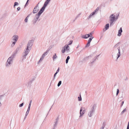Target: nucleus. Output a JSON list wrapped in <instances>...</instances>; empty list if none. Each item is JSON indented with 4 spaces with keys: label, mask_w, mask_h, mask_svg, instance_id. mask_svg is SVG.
<instances>
[{
    "label": "nucleus",
    "mask_w": 129,
    "mask_h": 129,
    "mask_svg": "<svg viewBox=\"0 0 129 129\" xmlns=\"http://www.w3.org/2000/svg\"><path fill=\"white\" fill-rule=\"evenodd\" d=\"M33 40H30L29 41L26 48L24 50V53L23 54L24 56H26L29 52L33 45Z\"/></svg>",
    "instance_id": "f257e3e1"
},
{
    "label": "nucleus",
    "mask_w": 129,
    "mask_h": 129,
    "mask_svg": "<svg viewBox=\"0 0 129 129\" xmlns=\"http://www.w3.org/2000/svg\"><path fill=\"white\" fill-rule=\"evenodd\" d=\"M119 42L117 44L115 45L113 48V50L114 51H116L117 50H118V53L117 54V59L120 57L121 55L120 53V47L118 46L119 45Z\"/></svg>",
    "instance_id": "f03ea898"
},
{
    "label": "nucleus",
    "mask_w": 129,
    "mask_h": 129,
    "mask_svg": "<svg viewBox=\"0 0 129 129\" xmlns=\"http://www.w3.org/2000/svg\"><path fill=\"white\" fill-rule=\"evenodd\" d=\"M43 13L41 10H40L38 13L36 14L35 16V18L32 21L33 24H35L37 22V21L38 20V21L40 20V19H39V18L41 14Z\"/></svg>",
    "instance_id": "7ed1b4c3"
},
{
    "label": "nucleus",
    "mask_w": 129,
    "mask_h": 129,
    "mask_svg": "<svg viewBox=\"0 0 129 129\" xmlns=\"http://www.w3.org/2000/svg\"><path fill=\"white\" fill-rule=\"evenodd\" d=\"M43 13L41 10H40L38 13L36 14L35 16V18L32 21L33 24H35L37 22V21L38 20V21L40 20V19H39V18L41 14Z\"/></svg>",
    "instance_id": "20e7f679"
},
{
    "label": "nucleus",
    "mask_w": 129,
    "mask_h": 129,
    "mask_svg": "<svg viewBox=\"0 0 129 129\" xmlns=\"http://www.w3.org/2000/svg\"><path fill=\"white\" fill-rule=\"evenodd\" d=\"M43 13L41 10H40L38 13L36 14L35 16V18L32 21L33 24H35L37 22V21L38 20V21L40 20V19H39V18L41 14Z\"/></svg>",
    "instance_id": "39448f33"
},
{
    "label": "nucleus",
    "mask_w": 129,
    "mask_h": 129,
    "mask_svg": "<svg viewBox=\"0 0 129 129\" xmlns=\"http://www.w3.org/2000/svg\"><path fill=\"white\" fill-rule=\"evenodd\" d=\"M96 107V104H94L93 105L90 111L88 112V115L89 117L92 116L94 113Z\"/></svg>",
    "instance_id": "423d86ee"
},
{
    "label": "nucleus",
    "mask_w": 129,
    "mask_h": 129,
    "mask_svg": "<svg viewBox=\"0 0 129 129\" xmlns=\"http://www.w3.org/2000/svg\"><path fill=\"white\" fill-rule=\"evenodd\" d=\"M18 39V37L17 35H15L12 37V43L11 45V47H13L15 45Z\"/></svg>",
    "instance_id": "0eeeda50"
},
{
    "label": "nucleus",
    "mask_w": 129,
    "mask_h": 129,
    "mask_svg": "<svg viewBox=\"0 0 129 129\" xmlns=\"http://www.w3.org/2000/svg\"><path fill=\"white\" fill-rule=\"evenodd\" d=\"M13 60L8 58L6 63L5 66L6 67L8 68L10 67L12 64Z\"/></svg>",
    "instance_id": "6e6552de"
},
{
    "label": "nucleus",
    "mask_w": 129,
    "mask_h": 129,
    "mask_svg": "<svg viewBox=\"0 0 129 129\" xmlns=\"http://www.w3.org/2000/svg\"><path fill=\"white\" fill-rule=\"evenodd\" d=\"M110 26H112L113 24V23L115 20V17L114 15L113 14L111 15L110 16Z\"/></svg>",
    "instance_id": "1a4fd4ad"
},
{
    "label": "nucleus",
    "mask_w": 129,
    "mask_h": 129,
    "mask_svg": "<svg viewBox=\"0 0 129 129\" xmlns=\"http://www.w3.org/2000/svg\"><path fill=\"white\" fill-rule=\"evenodd\" d=\"M34 80V79H33L30 80L28 82H27L24 83V85L26 86L27 87H28L29 86H30L31 84V83L32 81Z\"/></svg>",
    "instance_id": "9d476101"
},
{
    "label": "nucleus",
    "mask_w": 129,
    "mask_h": 129,
    "mask_svg": "<svg viewBox=\"0 0 129 129\" xmlns=\"http://www.w3.org/2000/svg\"><path fill=\"white\" fill-rule=\"evenodd\" d=\"M85 112V108L84 107H81L80 110V116H81Z\"/></svg>",
    "instance_id": "9b49d317"
},
{
    "label": "nucleus",
    "mask_w": 129,
    "mask_h": 129,
    "mask_svg": "<svg viewBox=\"0 0 129 129\" xmlns=\"http://www.w3.org/2000/svg\"><path fill=\"white\" fill-rule=\"evenodd\" d=\"M39 10V7L38 6V5H37L34 8L33 11V13L34 14L35 13H37Z\"/></svg>",
    "instance_id": "f8f14e48"
},
{
    "label": "nucleus",
    "mask_w": 129,
    "mask_h": 129,
    "mask_svg": "<svg viewBox=\"0 0 129 129\" xmlns=\"http://www.w3.org/2000/svg\"><path fill=\"white\" fill-rule=\"evenodd\" d=\"M17 54L16 53V52H14L12 55H11V56L9 57V58L11 59L12 60H13L14 58L15 57V56H16V55Z\"/></svg>",
    "instance_id": "ddd939ff"
},
{
    "label": "nucleus",
    "mask_w": 129,
    "mask_h": 129,
    "mask_svg": "<svg viewBox=\"0 0 129 129\" xmlns=\"http://www.w3.org/2000/svg\"><path fill=\"white\" fill-rule=\"evenodd\" d=\"M64 48L66 49V51L67 52H69L70 51V47L68 45H65L64 46Z\"/></svg>",
    "instance_id": "4468645a"
},
{
    "label": "nucleus",
    "mask_w": 129,
    "mask_h": 129,
    "mask_svg": "<svg viewBox=\"0 0 129 129\" xmlns=\"http://www.w3.org/2000/svg\"><path fill=\"white\" fill-rule=\"evenodd\" d=\"M59 118L58 117L56 119L55 121L54 122L55 124H54V127H55L57 125V123L58 121V120Z\"/></svg>",
    "instance_id": "2eb2a0df"
},
{
    "label": "nucleus",
    "mask_w": 129,
    "mask_h": 129,
    "mask_svg": "<svg viewBox=\"0 0 129 129\" xmlns=\"http://www.w3.org/2000/svg\"><path fill=\"white\" fill-rule=\"evenodd\" d=\"M122 32V28L120 27V29L119 30L117 35L120 36L121 35V33Z\"/></svg>",
    "instance_id": "dca6fc26"
},
{
    "label": "nucleus",
    "mask_w": 129,
    "mask_h": 129,
    "mask_svg": "<svg viewBox=\"0 0 129 129\" xmlns=\"http://www.w3.org/2000/svg\"><path fill=\"white\" fill-rule=\"evenodd\" d=\"M47 6V5L44 3V4L43 6V7L41 8L40 9V10L42 12H43L44 10L45 9V8Z\"/></svg>",
    "instance_id": "f3484780"
},
{
    "label": "nucleus",
    "mask_w": 129,
    "mask_h": 129,
    "mask_svg": "<svg viewBox=\"0 0 129 129\" xmlns=\"http://www.w3.org/2000/svg\"><path fill=\"white\" fill-rule=\"evenodd\" d=\"M109 27V23L106 24L105 26V29H103L104 31H105L106 30L108 29Z\"/></svg>",
    "instance_id": "a211bd4d"
},
{
    "label": "nucleus",
    "mask_w": 129,
    "mask_h": 129,
    "mask_svg": "<svg viewBox=\"0 0 129 129\" xmlns=\"http://www.w3.org/2000/svg\"><path fill=\"white\" fill-rule=\"evenodd\" d=\"M99 56V55L96 56L93 59L92 61L91 62V64L93 63L96 60V59H98L97 58Z\"/></svg>",
    "instance_id": "6ab92c4d"
},
{
    "label": "nucleus",
    "mask_w": 129,
    "mask_h": 129,
    "mask_svg": "<svg viewBox=\"0 0 129 129\" xmlns=\"http://www.w3.org/2000/svg\"><path fill=\"white\" fill-rule=\"evenodd\" d=\"M95 13L93 12L92 13H91L90 15H89V16L88 17V18L87 19H89L92 16L94 15Z\"/></svg>",
    "instance_id": "aec40b11"
},
{
    "label": "nucleus",
    "mask_w": 129,
    "mask_h": 129,
    "mask_svg": "<svg viewBox=\"0 0 129 129\" xmlns=\"http://www.w3.org/2000/svg\"><path fill=\"white\" fill-rule=\"evenodd\" d=\"M20 46L19 47H17L15 51L14 52H16V53H17V52L20 50Z\"/></svg>",
    "instance_id": "412c9836"
},
{
    "label": "nucleus",
    "mask_w": 129,
    "mask_h": 129,
    "mask_svg": "<svg viewBox=\"0 0 129 129\" xmlns=\"http://www.w3.org/2000/svg\"><path fill=\"white\" fill-rule=\"evenodd\" d=\"M99 7H97L96 9L94 10L93 12H94L95 14H96L97 12L98 11L99 9Z\"/></svg>",
    "instance_id": "4be33fe9"
},
{
    "label": "nucleus",
    "mask_w": 129,
    "mask_h": 129,
    "mask_svg": "<svg viewBox=\"0 0 129 129\" xmlns=\"http://www.w3.org/2000/svg\"><path fill=\"white\" fill-rule=\"evenodd\" d=\"M70 59V57L69 56H68L67 57V58L66 59V63L67 64L68 62V61H69V59Z\"/></svg>",
    "instance_id": "5701e85b"
},
{
    "label": "nucleus",
    "mask_w": 129,
    "mask_h": 129,
    "mask_svg": "<svg viewBox=\"0 0 129 129\" xmlns=\"http://www.w3.org/2000/svg\"><path fill=\"white\" fill-rule=\"evenodd\" d=\"M57 57L56 55V53H55L54 54V55H53V56L52 57V58L53 59V60H54L55 59H56L57 58Z\"/></svg>",
    "instance_id": "b1692460"
},
{
    "label": "nucleus",
    "mask_w": 129,
    "mask_h": 129,
    "mask_svg": "<svg viewBox=\"0 0 129 129\" xmlns=\"http://www.w3.org/2000/svg\"><path fill=\"white\" fill-rule=\"evenodd\" d=\"M90 42L88 41L87 43L85 45V47H89L90 45Z\"/></svg>",
    "instance_id": "393cba45"
},
{
    "label": "nucleus",
    "mask_w": 129,
    "mask_h": 129,
    "mask_svg": "<svg viewBox=\"0 0 129 129\" xmlns=\"http://www.w3.org/2000/svg\"><path fill=\"white\" fill-rule=\"evenodd\" d=\"M47 52H45L44 54H42V57L44 58L45 55H47Z\"/></svg>",
    "instance_id": "a878e982"
},
{
    "label": "nucleus",
    "mask_w": 129,
    "mask_h": 129,
    "mask_svg": "<svg viewBox=\"0 0 129 129\" xmlns=\"http://www.w3.org/2000/svg\"><path fill=\"white\" fill-rule=\"evenodd\" d=\"M66 51V49L65 48H64V47H63L62 48V50H61V52L62 53H64Z\"/></svg>",
    "instance_id": "bb28decb"
},
{
    "label": "nucleus",
    "mask_w": 129,
    "mask_h": 129,
    "mask_svg": "<svg viewBox=\"0 0 129 129\" xmlns=\"http://www.w3.org/2000/svg\"><path fill=\"white\" fill-rule=\"evenodd\" d=\"M18 4H19L17 2H15L14 3V4L13 6L14 7H15L16 6H17L18 5Z\"/></svg>",
    "instance_id": "cd10ccee"
},
{
    "label": "nucleus",
    "mask_w": 129,
    "mask_h": 129,
    "mask_svg": "<svg viewBox=\"0 0 129 129\" xmlns=\"http://www.w3.org/2000/svg\"><path fill=\"white\" fill-rule=\"evenodd\" d=\"M126 108H125L123 110V111L121 112V115L123 114L124 112L126 111Z\"/></svg>",
    "instance_id": "c85d7f7f"
},
{
    "label": "nucleus",
    "mask_w": 129,
    "mask_h": 129,
    "mask_svg": "<svg viewBox=\"0 0 129 129\" xmlns=\"http://www.w3.org/2000/svg\"><path fill=\"white\" fill-rule=\"evenodd\" d=\"M80 96H78V100L79 101H81L82 100V98L81 96V95L80 94Z\"/></svg>",
    "instance_id": "c756f323"
},
{
    "label": "nucleus",
    "mask_w": 129,
    "mask_h": 129,
    "mask_svg": "<svg viewBox=\"0 0 129 129\" xmlns=\"http://www.w3.org/2000/svg\"><path fill=\"white\" fill-rule=\"evenodd\" d=\"M61 84V81H60L58 82V84H57V86H58L59 87V86Z\"/></svg>",
    "instance_id": "7c9ffc66"
},
{
    "label": "nucleus",
    "mask_w": 129,
    "mask_h": 129,
    "mask_svg": "<svg viewBox=\"0 0 129 129\" xmlns=\"http://www.w3.org/2000/svg\"><path fill=\"white\" fill-rule=\"evenodd\" d=\"M24 53V51L23 52V53L22 54V56L23 57V58H22V60H25V59H26V57H25L26 56H23V54Z\"/></svg>",
    "instance_id": "2f4dec72"
},
{
    "label": "nucleus",
    "mask_w": 129,
    "mask_h": 129,
    "mask_svg": "<svg viewBox=\"0 0 129 129\" xmlns=\"http://www.w3.org/2000/svg\"><path fill=\"white\" fill-rule=\"evenodd\" d=\"M119 89H117V92L116 93V95L117 96L119 93Z\"/></svg>",
    "instance_id": "473e14b6"
},
{
    "label": "nucleus",
    "mask_w": 129,
    "mask_h": 129,
    "mask_svg": "<svg viewBox=\"0 0 129 129\" xmlns=\"http://www.w3.org/2000/svg\"><path fill=\"white\" fill-rule=\"evenodd\" d=\"M43 59H44V58H43L42 57H41L40 58V60L39 61L38 63H39L40 62H41L42 61V60Z\"/></svg>",
    "instance_id": "72a5a7b5"
},
{
    "label": "nucleus",
    "mask_w": 129,
    "mask_h": 129,
    "mask_svg": "<svg viewBox=\"0 0 129 129\" xmlns=\"http://www.w3.org/2000/svg\"><path fill=\"white\" fill-rule=\"evenodd\" d=\"M119 13H118V14L117 15H116V17H115L116 20L117 19H118V18L119 16Z\"/></svg>",
    "instance_id": "f704fd0d"
},
{
    "label": "nucleus",
    "mask_w": 129,
    "mask_h": 129,
    "mask_svg": "<svg viewBox=\"0 0 129 129\" xmlns=\"http://www.w3.org/2000/svg\"><path fill=\"white\" fill-rule=\"evenodd\" d=\"M85 36V37H87V38L90 37V35L88 34H86Z\"/></svg>",
    "instance_id": "c9c22d12"
},
{
    "label": "nucleus",
    "mask_w": 129,
    "mask_h": 129,
    "mask_svg": "<svg viewBox=\"0 0 129 129\" xmlns=\"http://www.w3.org/2000/svg\"><path fill=\"white\" fill-rule=\"evenodd\" d=\"M24 105V103H22L21 104H20L19 105V107H22V106H23V105Z\"/></svg>",
    "instance_id": "e433bc0d"
},
{
    "label": "nucleus",
    "mask_w": 129,
    "mask_h": 129,
    "mask_svg": "<svg viewBox=\"0 0 129 129\" xmlns=\"http://www.w3.org/2000/svg\"><path fill=\"white\" fill-rule=\"evenodd\" d=\"M31 102H32V100H31L30 101V102H29V103L28 106H29V107H30Z\"/></svg>",
    "instance_id": "4c0bfd02"
},
{
    "label": "nucleus",
    "mask_w": 129,
    "mask_h": 129,
    "mask_svg": "<svg viewBox=\"0 0 129 129\" xmlns=\"http://www.w3.org/2000/svg\"><path fill=\"white\" fill-rule=\"evenodd\" d=\"M72 42H73V41L72 40L70 41L69 42V43L68 45H71L72 44Z\"/></svg>",
    "instance_id": "58836bf2"
},
{
    "label": "nucleus",
    "mask_w": 129,
    "mask_h": 129,
    "mask_svg": "<svg viewBox=\"0 0 129 129\" xmlns=\"http://www.w3.org/2000/svg\"><path fill=\"white\" fill-rule=\"evenodd\" d=\"M105 123H104V122L102 124V127H102V128L103 127V128H104V127H105Z\"/></svg>",
    "instance_id": "ea45409f"
},
{
    "label": "nucleus",
    "mask_w": 129,
    "mask_h": 129,
    "mask_svg": "<svg viewBox=\"0 0 129 129\" xmlns=\"http://www.w3.org/2000/svg\"><path fill=\"white\" fill-rule=\"evenodd\" d=\"M24 21L25 22H27L28 21V18L26 17L24 20Z\"/></svg>",
    "instance_id": "a19ab883"
},
{
    "label": "nucleus",
    "mask_w": 129,
    "mask_h": 129,
    "mask_svg": "<svg viewBox=\"0 0 129 129\" xmlns=\"http://www.w3.org/2000/svg\"><path fill=\"white\" fill-rule=\"evenodd\" d=\"M93 33V32H92L90 33L89 34H88V35H90V37L91 36H92V35Z\"/></svg>",
    "instance_id": "79ce46f5"
},
{
    "label": "nucleus",
    "mask_w": 129,
    "mask_h": 129,
    "mask_svg": "<svg viewBox=\"0 0 129 129\" xmlns=\"http://www.w3.org/2000/svg\"><path fill=\"white\" fill-rule=\"evenodd\" d=\"M57 73H57H57L56 72L54 74V76L53 79H54L55 77L56 76V75L57 74Z\"/></svg>",
    "instance_id": "37998d69"
},
{
    "label": "nucleus",
    "mask_w": 129,
    "mask_h": 129,
    "mask_svg": "<svg viewBox=\"0 0 129 129\" xmlns=\"http://www.w3.org/2000/svg\"><path fill=\"white\" fill-rule=\"evenodd\" d=\"M30 107H29V106H28V107L27 108V111H28V112H29L30 109Z\"/></svg>",
    "instance_id": "c03bdc74"
},
{
    "label": "nucleus",
    "mask_w": 129,
    "mask_h": 129,
    "mask_svg": "<svg viewBox=\"0 0 129 129\" xmlns=\"http://www.w3.org/2000/svg\"><path fill=\"white\" fill-rule=\"evenodd\" d=\"M92 38H89V39L88 41L89 42H90L92 40Z\"/></svg>",
    "instance_id": "a18cd8bd"
},
{
    "label": "nucleus",
    "mask_w": 129,
    "mask_h": 129,
    "mask_svg": "<svg viewBox=\"0 0 129 129\" xmlns=\"http://www.w3.org/2000/svg\"><path fill=\"white\" fill-rule=\"evenodd\" d=\"M59 70H60V68H59V67H58L56 72L58 73L59 72Z\"/></svg>",
    "instance_id": "49530a36"
},
{
    "label": "nucleus",
    "mask_w": 129,
    "mask_h": 129,
    "mask_svg": "<svg viewBox=\"0 0 129 129\" xmlns=\"http://www.w3.org/2000/svg\"><path fill=\"white\" fill-rule=\"evenodd\" d=\"M126 129H129V122L128 123Z\"/></svg>",
    "instance_id": "de8ad7c7"
},
{
    "label": "nucleus",
    "mask_w": 129,
    "mask_h": 129,
    "mask_svg": "<svg viewBox=\"0 0 129 129\" xmlns=\"http://www.w3.org/2000/svg\"><path fill=\"white\" fill-rule=\"evenodd\" d=\"M124 101H122V102L121 104V105L120 106L121 107H122V106H123V105L124 104Z\"/></svg>",
    "instance_id": "09e8293b"
},
{
    "label": "nucleus",
    "mask_w": 129,
    "mask_h": 129,
    "mask_svg": "<svg viewBox=\"0 0 129 129\" xmlns=\"http://www.w3.org/2000/svg\"><path fill=\"white\" fill-rule=\"evenodd\" d=\"M29 112H28V111H27L26 112V114H25V115L26 116H27V115L28 114V113H29Z\"/></svg>",
    "instance_id": "8fccbe9b"
},
{
    "label": "nucleus",
    "mask_w": 129,
    "mask_h": 129,
    "mask_svg": "<svg viewBox=\"0 0 129 129\" xmlns=\"http://www.w3.org/2000/svg\"><path fill=\"white\" fill-rule=\"evenodd\" d=\"M82 38L84 39H87V37H85V35H83L82 36Z\"/></svg>",
    "instance_id": "3c124183"
},
{
    "label": "nucleus",
    "mask_w": 129,
    "mask_h": 129,
    "mask_svg": "<svg viewBox=\"0 0 129 129\" xmlns=\"http://www.w3.org/2000/svg\"><path fill=\"white\" fill-rule=\"evenodd\" d=\"M29 0H27V2L25 5L24 7H25L26 6V5H27V3H28Z\"/></svg>",
    "instance_id": "603ef678"
},
{
    "label": "nucleus",
    "mask_w": 129,
    "mask_h": 129,
    "mask_svg": "<svg viewBox=\"0 0 129 129\" xmlns=\"http://www.w3.org/2000/svg\"><path fill=\"white\" fill-rule=\"evenodd\" d=\"M20 8L19 7H18L17 8V11H19V10H20Z\"/></svg>",
    "instance_id": "864d4df0"
},
{
    "label": "nucleus",
    "mask_w": 129,
    "mask_h": 129,
    "mask_svg": "<svg viewBox=\"0 0 129 129\" xmlns=\"http://www.w3.org/2000/svg\"><path fill=\"white\" fill-rule=\"evenodd\" d=\"M80 15V14H79L78 15H77V16H76V18H75V19H76L77 18H78V17Z\"/></svg>",
    "instance_id": "5fc2aeb1"
},
{
    "label": "nucleus",
    "mask_w": 129,
    "mask_h": 129,
    "mask_svg": "<svg viewBox=\"0 0 129 129\" xmlns=\"http://www.w3.org/2000/svg\"><path fill=\"white\" fill-rule=\"evenodd\" d=\"M92 56L91 55H90V56H88L87 57H86V58H90Z\"/></svg>",
    "instance_id": "6e6d98bb"
},
{
    "label": "nucleus",
    "mask_w": 129,
    "mask_h": 129,
    "mask_svg": "<svg viewBox=\"0 0 129 129\" xmlns=\"http://www.w3.org/2000/svg\"><path fill=\"white\" fill-rule=\"evenodd\" d=\"M50 2L48 1H47L46 0V1H45V2L46 3H47V4H48Z\"/></svg>",
    "instance_id": "4d7b16f0"
},
{
    "label": "nucleus",
    "mask_w": 129,
    "mask_h": 129,
    "mask_svg": "<svg viewBox=\"0 0 129 129\" xmlns=\"http://www.w3.org/2000/svg\"><path fill=\"white\" fill-rule=\"evenodd\" d=\"M31 13L30 14H29L26 17H27V18L31 14Z\"/></svg>",
    "instance_id": "13d9d810"
},
{
    "label": "nucleus",
    "mask_w": 129,
    "mask_h": 129,
    "mask_svg": "<svg viewBox=\"0 0 129 129\" xmlns=\"http://www.w3.org/2000/svg\"><path fill=\"white\" fill-rule=\"evenodd\" d=\"M89 37H90V38H92V39L94 38V37L92 36H91Z\"/></svg>",
    "instance_id": "bf43d9fd"
},
{
    "label": "nucleus",
    "mask_w": 129,
    "mask_h": 129,
    "mask_svg": "<svg viewBox=\"0 0 129 129\" xmlns=\"http://www.w3.org/2000/svg\"><path fill=\"white\" fill-rule=\"evenodd\" d=\"M26 116L25 115V116L24 117V120L26 118V116Z\"/></svg>",
    "instance_id": "052dcab7"
},
{
    "label": "nucleus",
    "mask_w": 129,
    "mask_h": 129,
    "mask_svg": "<svg viewBox=\"0 0 129 129\" xmlns=\"http://www.w3.org/2000/svg\"><path fill=\"white\" fill-rule=\"evenodd\" d=\"M44 3L45 4H46V5H48V4H47V3H46L45 2V3Z\"/></svg>",
    "instance_id": "680f3d73"
},
{
    "label": "nucleus",
    "mask_w": 129,
    "mask_h": 129,
    "mask_svg": "<svg viewBox=\"0 0 129 129\" xmlns=\"http://www.w3.org/2000/svg\"><path fill=\"white\" fill-rule=\"evenodd\" d=\"M79 47V45H78L77 47V48H78Z\"/></svg>",
    "instance_id": "e2e57ef3"
},
{
    "label": "nucleus",
    "mask_w": 129,
    "mask_h": 129,
    "mask_svg": "<svg viewBox=\"0 0 129 129\" xmlns=\"http://www.w3.org/2000/svg\"><path fill=\"white\" fill-rule=\"evenodd\" d=\"M102 129H104V128H103V127H101Z\"/></svg>",
    "instance_id": "0e129e2a"
},
{
    "label": "nucleus",
    "mask_w": 129,
    "mask_h": 129,
    "mask_svg": "<svg viewBox=\"0 0 129 129\" xmlns=\"http://www.w3.org/2000/svg\"><path fill=\"white\" fill-rule=\"evenodd\" d=\"M55 127H54L53 128V129H55Z\"/></svg>",
    "instance_id": "69168bd1"
},
{
    "label": "nucleus",
    "mask_w": 129,
    "mask_h": 129,
    "mask_svg": "<svg viewBox=\"0 0 129 129\" xmlns=\"http://www.w3.org/2000/svg\"><path fill=\"white\" fill-rule=\"evenodd\" d=\"M51 108H50V109L49 111H50V109H51Z\"/></svg>",
    "instance_id": "338daca9"
},
{
    "label": "nucleus",
    "mask_w": 129,
    "mask_h": 129,
    "mask_svg": "<svg viewBox=\"0 0 129 129\" xmlns=\"http://www.w3.org/2000/svg\"><path fill=\"white\" fill-rule=\"evenodd\" d=\"M100 129H102L101 128V127L100 128Z\"/></svg>",
    "instance_id": "774afa93"
}]
</instances>
